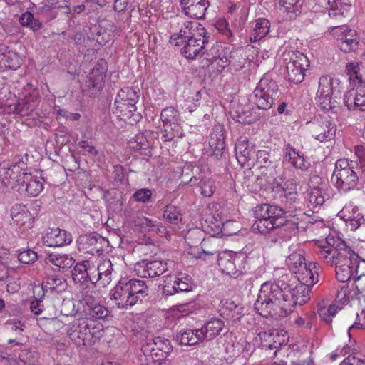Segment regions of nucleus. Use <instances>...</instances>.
<instances>
[{"label":"nucleus","mask_w":365,"mask_h":365,"mask_svg":"<svg viewBox=\"0 0 365 365\" xmlns=\"http://www.w3.org/2000/svg\"><path fill=\"white\" fill-rule=\"evenodd\" d=\"M284 289L278 283L267 281L261 285L257 300L284 302Z\"/></svg>","instance_id":"nucleus-25"},{"label":"nucleus","mask_w":365,"mask_h":365,"mask_svg":"<svg viewBox=\"0 0 365 365\" xmlns=\"http://www.w3.org/2000/svg\"><path fill=\"white\" fill-rule=\"evenodd\" d=\"M88 326V317L79 313L75 319L68 324L67 334L70 339L78 346H85L86 330Z\"/></svg>","instance_id":"nucleus-19"},{"label":"nucleus","mask_w":365,"mask_h":365,"mask_svg":"<svg viewBox=\"0 0 365 365\" xmlns=\"http://www.w3.org/2000/svg\"><path fill=\"white\" fill-rule=\"evenodd\" d=\"M197 178L192 177L190 178L189 182L192 185L197 184L199 185L200 191L202 195L207 197H211L215 190V182L211 178L207 177L202 178L199 183L197 182Z\"/></svg>","instance_id":"nucleus-50"},{"label":"nucleus","mask_w":365,"mask_h":365,"mask_svg":"<svg viewBox=\"0 0 365 365\" xmlns=\"http://www.w3.org/2000/svg\"><path fill=\"white\" fill-rule=\"evenodd\" d=\"M315 98L317 104L322 110L338 113L341 110L340 104L336 101L341 94L339 83L331 76H323L319 78Z\"/></svg>","instance_id":"nucleus-4"},{"label":"nucleus","mask_w":365,"mask_h":365,"mask_svg":"<svg viewBox=\"0 0 365 365\" xmlns=\"http://www.w3.org/2000/svg\"><path fill=\"white\" fill-rule=\"evenodd\" d=\"M153 341H147L141 348L143 356L141 361L145 365H161L163 362L166 363V359L162 356H158V350L157 347H153Z\"/></svg>","instance_id":"nucleus-36"},{"label":"nucleus","mask_w":365,"mask_h":365,"mask_svg":"<svg viewBox=\"0 0 365 365\" xmlns=\"http://www.w3.org/2000/svg\"><path fill=\"white\" fill-rule=\"evenodd\" d=\"M332 32L336 39L337 46L341 51L349 53L358 48L359 40L355 30L346 26H337L333 28Z\"/></svg>","instance_id":"nucleus-18"},{"label":"nucleus","mask_w":365,"mask_h":365,"mask_svg":"<svg viewBox=\"0 0 365 365\" xmlns=\"http://www.w3.org/2000/svg\"><path fill=\"white\" fill-rule=\"evenodd\" d=\"M85 346L95 344L99 341L104 333V327L101 322L88 317V326L86 330Z\"/></svg>","instance_id":"nucleus-37"},{"label":"nucleus","mask_w":365,"mask_h":365,"mask_svg":"<svg viewBox=\"0 0 365 365\" xmlns=\"http://www.w3.org/2000/svg\"><path fill=\"white\" fill-rule=\"evenodd\" d=\"M167 262L161 260H153L138 263L135 269L141 277H155L162 275L168 270Z\"/></svg>","instance_id":"nucleus-24"},{"label":"nucleus","mask_w":365,"mask_h":365,"mask_svg":"<svg viewBox=\"0 0 365 365\" xmlns=\"http://www.w3.org/2000/svg\"><path fill=\"white\" fill-rule=\"evenodd\" d=\"M153 341V347H157L158 353V356L165 357V359L173 351V346L170 341L163 337H155L151 339Z\"/></svg>","instance_id":"nucleus-51"},{"label":"nucleus","mask_w":365,"mask_h":365,"mask_svg":"<svg viewBox=\"0 0 365 365\" xmlns=\"http://www.w3.org/2000/svg\"><path fill=\"white\" fill-rule=\"evenodd\" d=\"M290 215H294L292 210H284L269 204L259 205L255 210L256 221L252 225V229L255 232L267 233L274 228L283 226Z\"/></svg>","instance_id":"nucleus-3"},{"label":"nucleus","mask_w":365,"mask_h":365,"mask_svg":"<svg viewBox=\"0 0 365 365\" xmlns=\"http://www.w3.org/2000/svg\"><path fill=\"white\" fill-rule=\"evenodd\" d=\"M29 163V155L25 153L24 155H16L13 159V163L9 167L0 165V182L4 185H8L12 178H10V174L14 167H18L21 170L19 174L26 173V165Z\"/></svg>","instance_id":"nucleus-30"},{"label":"nucleus","mask_w":365,"mask_h":365,"mask_svg":"<svg viewBox=\"0 0 365 365\" xmlns=\"http://www.w3.org/2000/svg\"><path fill=\"white\" fill-rule=\"evenodd\" d=\"M148 294V287L143 280L123 279L111 289L110 297L118 308L127 309L141 302Z\"/></svg>","instance_id":"nucleus-2"},{"label":"nucleus","mask_w":365,"mask_h":365,"mask_svg":"<svg viewBox=\"0 0 365 365\" xmlns=\"http://www.w3.org/2000/svg\"><path fill=\"white\" fill-rule=\"evenodd\" d=\"M286 264L296 274L299 282L317 284L319 282V266L316 262L307 264L304 256L298 252H293L286 259Z\"/></svg>","instance_id":"nucleus-8"},{"label":"nucleus","mask_w":365,"mask_h":365,"mask_svg":"<svg viewBox=\"0 0 365 365\" xmlns=\"http://www.w3.org/2000/svg\"><path fill=\"white\" fill-rule=\"evenodd\" d=\"M163 217L170 223L178 224L182 220V215L178 207L173 205H168L165 207Z\"/></svg>","instance_id":"nucleus-56"},{"label":"nucleus","mask_w":365,"mask_h":365,"mask_svg":"<svg viewBox=\"0 0 365 365\" xmlns=\"http://www.w3.org/2000/svg\"><path fill=\"white\" fill-rule=\"evenodd\" d=\"M281 93L278 85L269 76L262 77L250 96V103L258 110H267L272 108Z\"/></svg>","instance_id":"nucleus-6"},{"label":"nucleus","mask_w":365,"mask_h":365,"mask_svg":"<svg viewBox=\"0 0 365 365\" xmlns=\"http://www.w3.org/2000/svg\"><path fill=\"white\" fill-rule=\"evenodd\" d=\"M210 34L205 29H200L195 36H190L189 38L183 40L181 48L182 54L187 59H195L202 56L207 50L210 42Z\"/></svg>","instance_id":"nucleus-12"},{"label":"nucleus","mask_w":365,"mask_h":365,"mask_svg":"<svg viewBox=\"0 0 365 365\" xmlns=\"http://www.w3.org/2000/svg\"><path fill=\"white\" fill-rule=\"evenodd\" d=\"M282 202L285 205L284 210H292L294 215H290V217H297L298 216L301 212L300 206H299V200L298 199V193H292L289 195H284V200Z\"/></svg>","instance_id":"nucleus-52"},{"label":"nucleus","mask_w":365,"mask_h":365,"mask_svg":"<svg viewBox=\"0 0 365 365\" xmlns=\"http://www.w3.org/2000/svg\"><path fill=\"white\" fill-rule=\"evenodd\" d=\"M282 59L286 64L287 80L294 84L302 82L306 68L309 66L307 57L298 51H288L283 53Z\"/></svg>","instance_id":"nucleus-10"},{"label":"nucleus","mask_w":365,"mask_h":365,"mask_svg":"<svg viewBox=\"0 0 365 365\" xmlns=\"http://www.w3.org/2000/svg\"><path fill=\"white\" fill-rule=\"evenodd\" d=\"M280 11L287 19L292 20L302 12V0H278Z\"/></svg>","instance_id":"nucleus-38"},{"label":"nucleus","mask_w":365,"mask_h":365,"mask_svg":"<svg viewBox=\"0 0 365 365\" xmlns=\"http://www.w3.org/2000/svg\"><path fill=\"white\" fill-rule=\"evenodd\" d=\"M314 284L299 282L293 289H284V302H286L289 312L292 311V308L296 305H303L311 298V288Z\"/></svg>","instance_id":"nucleus-16"},{"label":"nucleus","mask_w":365,"mask_h":365,"mask_svg":"<svg viewBox=\"0 0 365 365\" xmlns=\"http://www.w3.org/2000/svg\"><path fill=\"white\" fill-rule=\"evenodd\" d=\"M4 61L5 69L9 68L16 70L20 67L22 59L16 52L9 51L6 48Z\"/></svg>","instance_id":"nucleus-53"},{"label":"nucleus","mask_w":365,"mask_h":365,"mask_svg":"<svg viewBox=\"0 0 365 365\" xmlns=\"http://www.w3.org/2000/svg\"><path fill=\"white\" fill-rule=\"evenodd\" d=\"M160 120L163 123L162 139L164 142H171L176 137L178 138L183 137L180 114L175 108L167 107L163 109Z\"/></svg>","instance_id":"nucleus-11"},{"label":"nucleus","mask_w":365,"mask_h":365,"mask_svg":"<svg viewBox=\"0 0 365 365\" xmlns=\"http://www.w3.org/2000/svg\"><path fill=\"white\" fill-rule=\"evenodd\" d=\"M152 196V192L150 189H140L135 191L132 195V198L139 202L146 203L148 202Z\"/></svg>","instance_id":"nucleus-64"},{"label":"nucleus","mask_w":365,"mask_h":365,"mask_svg":"<svg viewBox=\"0 0 365 365\" xmlns=\"http://www.w3.org/2000/svg\"><path fill=\"white\" fill-rule=\"evenodd\" d=\"M88 260L77 263L72 269V278L75 283L79 284H88Z\"/></svg>","instance_id":"nucleus-49"},{"label":"nucleus","mask_w":365,"mask_h":365,"mask_svg":"<svg viewBox=\"0 0 365 365\" xmlns=\"http://www.w3.org/2000/svg\"><path fill=\"white\" fill-rule=\"evenodd\" d=\"M67 287V282L65 279L57 275H49L45 277L41 283V290L43 295L46 292H61L64 291Z\"/></svg>","instance_id":"nucleus-42"},{"label":"nucleus","mask_w":365,"mask_h":365,"mask_svg":"<svg viewBox=\"0 0 365 365\" xmlns=\"http://www.w3.org/2000/svg\"><path fill=\"white\" fill-rule=\"evenodd\" d=\"M230 115L234 120L242 124H251L258 119V115L250 110L249 105L237 106L230 111Z\"/></svg>","instance_id":"nucleus-44"},{"label":"nucleus","mask_w":365,"mask_h":365,"mask_svg":"<svg viewBox=\"0 0 365 365\" xmlns=\"http://www.w3.org/2000/svg\"><path fill=\"white\" fill-rule=\"evenodd\" d=\"M225 130L222 124H215L210 135L209 145L212 153L217 157L221 156L225 147Z\"/></svg>","instance_id":"nucleus-33"},{"label":"nucleus","mask_w":365,"mask_h":365,"mask_svg":"<svg viewBox=\"0 0 365 365\" xmlns=\"http://www.w3.org/2000/svg\"><path fill=\"white\" fill-rule=\"evenodd\" d=\"M246 64L249 65L250 62L238 52L233 51L230 53L229 58V65L235 71H240L246 67Z\"/></svg>","instance_id":"nucleus-54"},{"label":"nucleus","mask_w":365,"mask_h":365,"mask_svg":"<svg viewBox=\"0 0 365 365\" xmlns=\"http://www.w3.org/2000/svg\"><path fill=\"white\" fill-rule=\"evenodd\" d=\"M254 308L262 317L274 320H279L289 313L284 302L256 300Z\"/></svg>","instance_id":"nucleus-17"},{"label":"nucleus","mask_w":365,"mask_h":365,"mask_svg":"<svg viewBox=\"0 0 365 365\" xmlns=\"http://www.w3.org/2000/svg\"><path fill=\"white\" fill-rule=\"evenodd\" d=\"M98 269V278L101 279V285L106 287L109 284L112 280V273L113 272V264L108 259H104L97 266Z\"/></svg>","instance_id":"nucleus-47"},{"label":"nucleus","mask_w":365,"mask_h":365,"mask_svg":"<svg viewBox=\"0 0 365 365\" xmlns=\"http://www.w3.org/2000/svg\"><path fill=\"white\" fill-rule=\"evenodd\" d=\"M135 225L139 226L142 231H157L159 230V223L145 217H138L135 220Z\"/></svg>","instance_id":"nucleus-57"},{"label":"nucleus","mask_w":365,"mask_h":365,"mask_svg":"<svg viewBox=\"0 0 365 365\" xmlns=\"http://www.w3.org/2000/svg\"><path fill=\"white\" fill-rule=\"evenodd\" d=\"M79 302L76 303L73 299H63L61 306V313L64 316L77 317Z\"/></svg>","instance_id":"nucleus-55"},{"label":"nucleus","mask_w":365,"mask_h":365,"mask_svg":"<svg viewBox=\"0 0 365 365\" xmlns=\"http://www.w3.org/2000/svg\"><path fill=\"white\" fill-rule=\"evenodd\" d=\"M42 241L48 247H61L69 245L72 242V235L65 230L52 228L46 231Z\"/></svg>","instance_id":"nucleus-23"},{"label":"nucleus","mask_w":365,"mask_h":365,"mask_svg":"<svg viewBox=\"0 0 365 365\" xmlns=\"http://www.w3.org/2000/svg\"><path fill=\"white\" fill-rule=\"evenodd\" d=\"M283 155L284 160L296 169L307 171L310 167V163L304 158V155L289 144L284 148Z\"/></svg>","instance_id":"nucleus-31"},{"label":"nucleus","mask_w":365,"mask_h":365,"mask_svg":"<svg viewBox=\"0 0 365 365\" xmlns=\"http://www.w3.org/2000/svg\"><path fill=\"white\" fill-rule=\"evenodd\" d=\"M344 103L349 111H365V91L350 89L344 95Z\"/></svg>","instance_id":"nucleus-29"},{"label":"nucleus","mask_w":365,"mask_h":365,"mask_svg":"<svg viewBox=\"0 0 365 365\" xmlns=\"http://www.w3.org/2000/svg\"><path fill=\"white\" fill-rule=\"evenodd\" d=\"M129 147L132 149L140 150L147 149L150 147V142L145 133H138L135 138L128 142Z\"/></svg>","instance_id":"nucleus-58"},{"label":"nucleus","mask_w":365,"mask_h":365,"mask_svg":"<svg viewBox=\"0 0 365 365\" xmlns=\"http://www.w3.org/2000/svg\"><path fill=\"white\" fill-rule=\"evenodd\" d=\"M11 217L18 225H24L31 219V215L28 207L23 204H15L12 206Z\"/></svg>","instance_id":"nucleus-45"},{"label":"nucleus","mask_w":365,"mask_h":365,"mask_svg":"<svg viewBox=\"0 0 365 365\" xmlns=\"http://www.w3.org/2000/svg\"><path fill=\"white\" fill-rule=\"evenodd\" d=\"M109 314L108 309L99 303L88 310V317L91 319L98 320L106 318Z\"/></svg>","instance_id":"nucleus-61"},{"label":"nucleus","mask_w":365,"mask_h":365,"mask_svg":"<svg viewBox=\"0 0 365 365\" xmlns=\"http://www.w3.org/2000/svg\"><path fill=\"white\" fill-rule=\"evenodd\" d=\"M181 5L187 16L200 19L205 16L209 2L207 0H182Z\"/></svg>","instance_id":"nucleus-32"},{"label":"nucleus","mask_w":365,"mask_h":365,"mask_svg":"<svg viewBox=\"0 0 365 365\" xmlns=\"http://www.w3.org/2000/svg\"><path fill=\"white\" fill-rule=\"evenodd\" d=\"M45 262L57 267L59 271L66 272L72 267L75 259L69 255L50 253L46 256Z\"/></svg>","instance_id":"nucleus-40"},{"label":"nucleus","mask_w":365,"mask_h":365,"mask_svg":"<svg viewBox=\"0 0 365 365\" xmlns=\"http://www.w3.org/2000/svg\"><path fill=\"white\" fill-rule=\"evenodd\" d=\"M20 360L28 364H35L38 360V353L36 351L25 349L19 354Z\"/></svg>","instance_id":"nucleus-62"},{"label":"nucleus","mask_w":365,"mask_h":365,"mask_svg":"<svg viewBox=\"0 0 365 365\" xmlns=\"http://www.w3.org/2000/svg\"><path fill=\"white\" fill-rule=\"evenodd\" d=\"M19 172L21 170L18 167H14L9 173V178H12V181L4 186L29 196L38 195L43 190L44 179L41 176L33 175L27 172L23 174H19Z\"/></svg>","instance_id":"nucleus-7"},{"label":"nucleus","mask_w":365,"mask_h":365,"mask_svg":"<svg viewBox=\"0 0 365 365\" xmlns=\"http://www.w3.org/2000/svg\"><path fill=\"white\" fill-rule=\"evenodd\" d=\"M353 169L347 159H339L336 162L331 182L338 190L346 192L356 187L359 177Z\"/></svg>","instance_id":"nucleus-9"},{"label":"nucleus","mask_w":365,"mask_h":365,"mask_svg":"<svg viewBox=\"0 0 365 365\" xmlns=\"http://www.w3.org/2000/svg\"><path fill=\"white\" fill-rule=\"evenodd\" d=\"M192 279L188 275H182L180 277H175L173 282H167L163 287V293L165 295H173L181 292L192 290Z\"/></svg>","instance_id":"nucleus-35"},{"label":"nucleus","mask_w":365,"mask_h":365,"mask_svg":"<svg viewBox=\"0 0 365 365\" xmlns=\"http://www.w3.org/2000/svg\"><path fill=\"white\" fill-rule=\"evenodd\" d=\"M345 73L348 76L350 83L354 86H365V75L364 76L361 73L358 63H348L346 66Z\"/></svg>","instance_id":"nucleus-46"},{"label":"nucleus","mask_w":365,"mask_h":365,"mask_svg":"<svg viewBox=\"0 0 365 365\" xmlns=\"http://www.w3.org/2000/svg\"><path fill=\"white\" fill-rule=\"evenodd\" d=\"M327 185L320 184L319 186L312 187L309 192V203L312 209H319L328 199L329 195L327 193Z\"/></svg>","instance_id":"nucleus-43"},{"label":"nucleus","mask_w":365,"mask_h":365,"mask_svg":"<svg viewBox=\"0 0 365 365\" xmlns=\"http://www.w3.org/2000/svg\"><path fill=\"white\" fill-rule=\"evenodd\" d=\"M319 258L327 264L335 266L336 277L345 283L351 278L359 279L365 276V260L349 247L344 241L328 237L324 245L318 247Z\"/></svg>","instance_id":"nucleus-1"},{"label":"nucleus","mask_w":365,"mask_h":365,"mask_svg":"<svg viewBox=\"0 0 365 365\" xmlns=\"http://www.w3.org/2000/svg\"><path fill=\"white\" fill-rule=\"evenodd\" d=\"M105 76L106 69L102 66H96L87 76L86 88L91 91V94L98 93L103 86Z\"/></svg>","instance_id":"nucleus-34"},{"label":"nucleus","mask_w":365,"mask_h":365,"mask_svg":"<svg viewBox=\"0 0 365 365\" xmlns=\"http://www.w3.org/2000/svg\"><path fill=\"white\" fill-rule=\"evenodd\" d=\"M248 345V342L245 340H240L230 346H227L226 352L230 358H237L243 354V349L245 346Z\"/></svg>","instance_id":"nucleus-60"},{"label":"nucleus","mask_w":365,"mask_h":365,"mask_svg":"<svg viewBox=\"0 0 365 365\" xmlns=\"http://www.w3.org/2000/svg\"><path fill=\"white\" fill-rule=\"evenodd\" d=\"M15 96L17 102L9 106L10 110L22 117L34 118V114L40 103L39 91L31 83L23 86H15Z\"/></svg>","instance_id":"nucleus-5"},{"label":"nucleus","mask_w":365,"mask_h":365,"mask_svg":"<svg viewBox=\"0 0 365 365\" xmlns=\"http://www.w3.org/2000/svg\"><path fill=\"white\" fill-rule=\"evenodd\" d=\"M269 31V22L265 19H259L255 21L250 39L256 42L263 38Z\"/></svg>","instance_id":"nucleus-48"},{"label":"nucleus","mask_w":365,"mask_h":365,"mask_svg":"<svg viewBox=\"0 0 365 365\" xmlns=\"http://www.w3.org/2000/svg\"><path fill=\"white\" fill-rule=\"evenodd\" d=\"M255 156L257 164L262 169L265 170L262 171V175L264 174V176L270 175V176H267V182L273 187H280L281 183L273 176V172L275 171L277 165L274 162L271 160V155L266 150H258L255 153Z\"/></svg>","instance_id":"nucleus-21"},{"label":"nucleus","mask_w":365,"mask_h":365,"mask_svg":"<svg viewBox=\"0 0 365 365\" xmlns=\"http://www.w3.org/2000/svg\"><path fill=\"white\" fill-rule=\"evenodd\" d=\"M287 333L281 329H274L269 331H259L255 338L256 343L264 349H276L274 354L277 355L279 348L288 343Z\"/></svg>","instance_id":"nucleus-15"},{"label":"nucleus","mask_w":365,"mask_h":365,"mask_svg":"<svg viewBox=\"0 0 365 365\" xmlns=\"http://www.w3.org/2000/svg\"><path fill=\"white\" fill-rule=\"evenodd\" d=\"M175 339L180 345L185 346H194L204 341L200 329L181 330L176 334Z\"/></svg>","instance_id":"nucleus-39"},{"label":"nucleus","mask_w":365,"mask_h":365,"mask_svg":"<svg viewBox=\"0 0 365 365\" xmlns=\"http://www.w3.org/2000/svg\"><path fill=\"white\" fill-rule=\"evenodd\" d=\"M236 261H239L236 254L232 252H224L219 255L217 264L222 272L231 277L237 278L241 272L236 267Z\"/></svg>","instance_id":"nucleus-27"},{"label":"nucleus","mask_w":365,"mask_h":365,"mask_svg":"<svg viewBox=\"0 0 365 365\" xmlns=\"http://www.w3.org/2000/svg\"><path fill=\"white\" fill-rule=\"evenodd\" d=\"M77 244L80 252L99 255L108 247L109 241L94 232L79 236Z\"/></svg>","instance_id":"nucleus-14"},{"label":"nucleus","mask_w":365,"mask_h":365,"mask_svg":"<svg viewBox=\"0 0 365 365\" xmlns=\"http://www.w3.org/2000/svg\"><path fill=\"white\" fill-rule=\"evenodd\" d=\"M235 150L236 158L241 166L244 167L246 164L250 166L253 163L255 150L247 137L240 136L237 139Z\"/></svg>","instance_id":"nucleus-20"},{"label":"nucleus","mask_w":365,"mask_h":365,"mask_svg":"<svg viewBox=\"0 0 365 365\" xmlns=\"http://www.w3.org/2000/svg\"><path fill=\"white\" fill-rule=\"evenodd\" d=\"M237 306L232 300H222L219 304L218 312L224 319L230 320L231 314L234 309H236Z\"/></svg>","instance_id":"nucleus-59"},{"label":"nucleus","mask_w":365,"mask_h":365,"mask_svg":"<svg viewBox=\"0 0 365 365\" xmlns=\"http://www.w3.org/2000/svg\"><path fill=\"white\" fill-rule=\"evenodd\" d=\"M315 318V314L312 312H310L309 314H306L304 317L298 316L295 319L294 323L298 327H304L306 329H311Z\"/></svg>","instance_id":"nucleus-63"},{"label":"nucleus","mask_w":365,"mask_h":365,"mask_svg":"<svg viewBox=\"0 0 365 365\" xmlns=\"http://www.w3.org/2000/svg\"><path fill=\"white\" fill-rule=\"evenodd\" d=\"M336 125L329 120L315 121L312 125V135L319 142L333 140L336 133Z\"/></svg>","instance_id":"nucleus-22"},{"label":"nucleus","mask_w":365,"mask_h":365,"mask_svg":"<svg viewBox=\"0 0 365 365\" xmlns=\"http://www.w3.org/2000/svg\"><path fill=\"white\" fill-rule=\"evenodd\" d=\"M339 213L341 217L351 230H356L360 227H365V218L359 211L358 207L346 205Z\"/></svg>","instance_id":"nucleus-28"},{"label":"nucleus","mask_w":365,"mask_h":365,"mask_svg":"<svg viewBox=\"0 0 365 365\" xmlns=\"http://www.w3.org/2000/svg\"><path fill=\"white\" fill-rule=\"evenodd\" d=\"M139 90L133 87H125L120 89L115 99V113L123 118H130L136 111L135 104L139 100Z\"/></svg>","instance_id":"nucleus-13"},{"label":"nucleus","mask_w":365,"mask_h":365,"mask_svg":"<svg viewBox=\"0 0 365 365\" xmlns=\"http://www.w3.org/2000/svg\"><path fill=\"white\" fill-rule=\"evenodd\" d=\"M225 327V322L218 318L214 317L207 321L200 331H202L203 340H212L217 336Z\"/></svg>","instance_id":"nucleus-41"},{"label":"nucleus","mask_w":365,"mask_h":365,"mask_svg":"<svg viewBox=\"0 0 365 365\" xmlns=\"http://www.w3.org/2000/svg\"><path fill=\"white\" fill-rule=\"evenodd\" d=\"M200 29H205L197 21H184L180 24V31L173 34L170 38V43L174 46L183 43V40L189 38L190 36H195Z\"/></svg>","instance_id":"nucleus-26"}]
</instances>
